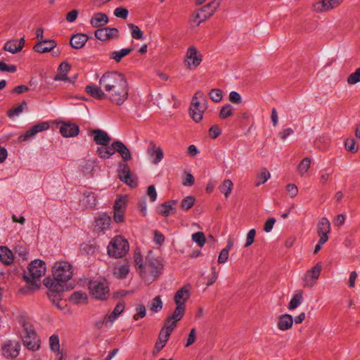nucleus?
<instances>
[{"mask_svg":"<svg viewBox=\"0 0 360 360\" xmlns=\"http://www.w3.org/2000/svg\"><path fill=\"white\" fill-rule=\"evenodd\" d=\"M108 22V17L103 13H96L93 15L90 20V23L94 27H99Z\"/></svg>","mask_w":360,"mask_h":360,"instance_id":"2f4dec72","label":"nucleus"},{"mask_svg":"<svg viewBox=\"0 0 360 360\" xmlns=\"http://www.w3.org/2000/svg\"><path fill=\"white\" fill-rule=\"evenodd\" d=\"M27 107V103L22 101L18 106L14 107L8 111V116L11 119L19 116Z\"/></svg>","mask_w":360,"mask_h":360,"instance_id":"79ce46f5","label":"nucleus"},{"mask_svg":"<svg viewBox=\"0 0 360 360\" xmlns=\"http://www.w3.org/2000/svg\"><path fill=\"white\" fill-rule=\"evenodd\" d=\"M104 89L105 100L116 105H123L129 95V86L126 76L117 71L105 72L99 79Z\"/></svg>","mask_w":360,"mask_h":360,"instance_id":"f257e3e1","label":"nucleus"},{"mask_svg":"<svg viewBox=\"0 0 360 360\" xmlns=\"http://www.w3.org/2000/svg\"><path fill=\"white\" fill-rule=\"evenodd\" d=\"M70 299L74 304L84 303L87 300V295L83 291H76L72 294Z\"/></svg>","mask_w":360,"mask_h":360,"instance_id":"a18cd8bd","label":"nucleus"},{"mask_svg":"<svg viewBox=\"0 0 360 360\" xmlns=\"http://www.w3.org/2000/svg\"><path fill=\"white\" fill-rule=\"evenodd\" d=\"M220 5V0H212L210 3L203 6L200 11L196 13L194 22L199 25L202 22L205 21L212 16Z\"/></svg>","mask_w":360,"mask_h":360,"instance_id":"9b49d317","label":"nucleus"},{"mask_svg":"<svg viewBox=\"0 0 360 360\" xmlns=\"http://www.w3.org/2000/svg\"><path fill=\"white\" fill-rule=\"evenodd\" d=\"M347 82L352 85L360 82V68H358L354 72L351 73L348 76Z\"/></svg>","mask_w":360,"mask_h":360,"instance_id":"603ef678","label":"nucleus"},{"mask_svg":"<svg viewBox=\"0 0 360 360\" xmlns=\"http://www.w3.org/2000/svg\"><path fill=\"white\" fill-rule=\"evenodd\" d=\"M233 184L230 179L223 181L219 186V191L224 193V196L227 198L232 192Z\"/></svg>","mask_w":360,"mask_h":360,"instance_id":"a19ab883","label":"nucleus"},{"mask_svg":"<svg viewBox=\"0 0 360 360\" xmlns=\"http://www.w3.org/2000/svg\"><path fill=\"white\" fill-rule=\"evenodd\" d=\"M115 153L117 152L124 162L131 160L132 156L128 148L120 141H116L112 143Z\"/></svg>","mask_w":360,"mask_h":360,"instance_id":"393cba45","label":"nucleus"},{"mask_svg":"<svg viewBox=\"0 0 360 360\" xmlns=\"http://www.w3.org/2000/svg\"><path fill=\"white\" fill-rule=\"evenodd\" d=\"M49 346L53 352L60 353V340L57 335H52L49 338Z\"/></svg>","mask_w":360,"mask_h":360,"instance_id":"09e8293b","label":"nucleus"},{"mask_svg":"<svg viewBox=\"0 0 360 360\" xmlns=\"http://www.w3.org/2000/svg\"><path fill=\"white\" fill-rule=\"evenodd\" d=\"M21 338L24 345L30 350L35 351L39 349L40 345L36 333L29 335H21Z\"/></svg>","mask_w":360,"mask_h":360,"instance_id":"a878e982","label":"nucleus"},{"mask_svg":"<svg viewBox=\"0 0 360 360\" xmlns=\"http://www.w3.org/2000/svg\"><path fill=\"white\" fill-rule=\"evenodd\" d=\"M185 309L186 307L176 306L172 314L167 318L165 326L173 330L176 323L183 318Z\"/></svg>","mask_w":360,"mask_h":360,"instance_id":"f3484780","label":"nucleus"},{"mask_svg":"<svg viewBox=\"0 0 360 360\" xmlns=\"http://www.w3.org/2000/svg\"><path fill=\"white\" fill-rule=\"evenodd\" d=\"M52 281H57L59 284L65 285L74 274L73 266L67 261L56 262L52 268Z\"/></svg>","mask_w":360,"mask_h":360,"instance_id":"423d86ee","label":"nucleus"},{"mask_svg":"<svg viewBox=\"0 0 360 360\" xmlns=\"http://www.w3.org/2000/svg\"><path fill=\"white\" fill-rule=\"evenodd\" d=\"M229 101L233 103H240L242 101L240 95L235 91H232L229 94Z\"/></svg>","mask_w":360,"mask_h":360,"instance_id":"338daca9","label":"nucleus"},{"mask_svg":"<svg viewBox=\"0 0 360 360\" xmlns=\"http://www.w3.org/2000/svg\"><path fill=\"white\" fill-rule=\"evenodd\" d=\"M302 302L303 292L302 290L295 291L288 304V309L293 310L297 308Z\"/></svg>","mask_w":360,"mask_h":360,"instance_id":"c9c22d12","label":"nucleus"},{"mask_svg":"<svg viewBox=\"0 0 360 360\" xmlns=\"http://www.w3.org/2000/svg\"><path fill=\"white\" fill-rule=\"evenodd\" d=\"M56 46L57 43L53 39L39 40L34 46V49L37 53H44L50 52Z\"/></svg>","mask_w":360,"mask_h":360,"instance_id":"4be33fe9","label":"nucleus"},{"mask_svg":"<svg viewBox=\"0 0 360 360\" xmlns=\"http://www.w3.org/2000/svg\"><path fill=\"white\" fill-rule=\"evenodd\" d=\"M124 309V304L123 303L117 304L113 309L112 312L108 315L107 322L112 323L122 313Z\"/></svg>","mask_w":360,"mask_h":360,"instance_id":"37998d69","label":"nucleus"},{"mask_svg":"<svg viewBox=\"0 0 360 360\" xmlns=\"http://www.w3.org/2000/svg\"><path fill=\"white\" fill-rule=\"evenodd\" d=\"M79 131V127L74 123H63L60 127V133L65 138L74 137L78 134Z\"/></svg>","mask_w":360,"mask_h":360,"instance_id":"b1692460","label":"nucleus"},{"mask_svg":"<svg viewBox=\"0 0 360 360\" xmlns=\"http://www.w3.org/2000/svg\"><path fill=\"white\" fill-rule=\"evenodd\" d=\"M114 15L117 18L126 19L129 15V11L124 7H118L114 11Z\"/></svg>","mask_w":360,"mask_h":360,"instance_id":"e2e57ef3","label":"nucleus"},{"mask_svg":"<svg viewBox=\"0 0 360 360\" xmlns=\"http://www.w3.org/2000/svg\"><path fill=\"white\" fill-rule=\"evenodd\" d=\"M46 271V264L41 259L32 261L28 266V272L25 274L24 279L31 290H36L41 285L40 278Z\"/></svg>","mask_w":360,"mask_h":360,"instance_id":"7ed1b4c3","label":"nucleus"},{"mask_svg":"<svg viewBox=\"0 0 360 360\" xmlns=\"http://www.w3.org/2000/svg\"><path fill=\"white\" fill-rule=\"evenodd\" d=\"M70 70V65L66 63L63 62L58 68V72L54 77L55 81H69L68 73Z\"/></svg>","mask_w":360,"mask_h":360,"instance_id":"c756f323","label":"nucleus"},{"mask_svg":"<svg viewBox=\"0 0 360 360\" xmlns=\"http://www.w3.org/2000/svg\"><path fill=\"white\" fill-rule=\"evenodd\" d=\"M233 114V106L230 104H227L223 106L221 109L219 117L221 119H226Z\"/></svg>","mask_w":360,"mask_h":360,"instance_id":"6e6d98bb","label":"nucleus"},{"mask_svg":"<svg viewBox=\"0 0 360 360\" xmlns=\"http://www.w3.org/2000/svg\"><path fill=\"white\" fill-rule=\"evenodd\" d=\"M136 314L134 315V320H138L139 318H143L146 316V310L143 304H139L136 307Z\"/></svg>","mask_w":360,"mask_h":360,"instance_id":"680f3d73","label":"nucleus"},{"mask_svg":"<svg viewBox=\"0 0 360 360\" xmlns=\"http://www.w3.org/2000/svg\"><path fill=\"white\" fill-rule=\"evenodd\" d=\"M255 235H256V231L255 229H252L248 232V233L246 235L245 247L247 248V247L250 246L252 244H253V243L255 241Z\"/></svg>","mask_w":360,"mask_h":360,"instance_id":"052dcab7","label":"nucleus"},{"mask_svg":"<svg viewBox=\"0 0 360 360\" xmlns=\"http://www.w3.org/2000/svg\"><path fill=\"white\" fill-rule=\"evenodd\" d=\"M129 250V244L128 240L120 235L113 237L107 247L108 255L115 259L124 257Z\"/></svg>","mask_w":360,"mask_h":360,"instance_id":"39448f33","label":"nucleus"},{"mask_svg":"<svg viewBox=\"0 0 360 360\" xmlns=\"http://www.w3.org/2000/svg\"><path fill=\"white\" fill-rule=\"evenodd\" d=\"M229 256V249H222L219 255L217 262L219 264H224L228 261Z\"/></svg>","mask_w":360,"mask_h":360,"instance_id":"69168bd1","label":"nucleus"},{"mask_svg":"<svg viewBox=\"0 0 360 360\" xmlns=\"http://www.w3.org/2000/svg\"><path fill=\"white\" fill-rule=\"evenodd\" d=\"M50 125L48 122H42L35 124L30 129L27 130L25 133L18 137L19 142L26 141L27 139L34 137L37 133L46 131L49 129Z\"/></svg>","mask_w":360,"mask_h":360,"instance_id":"2eb2a0df","label":"nucleus"},{"mask_svg":"<svg viewBox=\"0 0 360 360\" xmlns=\"http://www.w3.org/2000/svg\"><path fill=\"white\" fill-rule=\"evenodd\" d=\"M321 269V264L317 263L313 268L307 271L302 278L303 286L305 288L313 287L319 278Z\"/></svg>","mask_w":360,"mask_h":360,"instance_id":"f8f14e48","label":"nucleus"},{"mask_svg":"<svg viewBox=\"0 0 360 360\" xmlns=\"http://www.w3.org/2000/svg\"><path fill=\"white\" fill-rule=\"evenodd\" d=\"M206 96L200 91H197L193 96L190 105V115L195 122H199L203 117L207 109Z\"/></svg>","mask_w":360,"mask_h":360,"instance_id":"0eeeda50","label":"nucleus"},{"mask_svg":"<svg viewBox=\"0 0 360 360\" xmlns=\"http://www.w3.org/2000/svg\"><path fill=\"white\" fill-rule=\"evenodd\" d=\"M210 98L215 103H219L222 99V92L219 89H212L210 93Z\"/></svg>","mask_w":360,"mask_h":360,"instance_id":"4d7b16f0","label":"nucleus"},{"mask_svg":"<svg viewBox=\"0 0 360 360\" xmlns=\"http://www.w3.org/2000/svg\"><path fill=\"white\" fill-rule=\"evenodd\" d=\"M176 202V200H172L161 205L159 207V213L165 217L171 215L176 210V208L174 206Z\"/></svg>","mask_w":360,"mask_h":360,"instance_id":"e433bc0d","label":"nucleus"},{"mask_svg":"<svg viewBox=\"0 0 360 360\" xmlns=\"http://www.w3.org/2000/svg\"><path fill=\"white\" fill-rule=\"evenodd\" d=\"M162 309V302L160 296L155 297L151 302L150 309L157 313Z\"/></svg>","mask_w":360,"mask_h":360,"instance_id":"3c124183","label":"nucleus"},{"mask_svg":"<svg viewBox=\"0 0 360 360\" xmlns=\"http://www.w3.org/2000/svg\"><path fill=\"white\" fill-rule=\"evenodd\" d=\"M133 51L132 48L122 49L119 51H114L110 53V58L115 60L116 62H120L122 58L129 54Z\"/></svg>","mask_w":360,"mask_h":360,"instance_id":"58836bf2","label":"nucleus"},{"mask_svg":"<svg viewBox=\"0 0 360 360\" xmlns=\"http://www.w3.org/2000/svg\"><path fill=\"white\" fill-rule=\"evenodd\" d=\"M189 297V290L186 287H183L176 292L174 300L176 306L186 307L185 303L188 300Z\"/></svg>","mask_w":360,"mask_h":360,"instance_id":"bb28decb","label":"nucleus"},{"mask_svg":"<svg viewBox=\"0 0 360 360\" xmlns=\"http://www.w3.org/2000/svg\"><path fill=\"white\" fill-rule=\"evenodd\" d=\"M345 148L347 150L352 153L357 151L358 148L356 147V141L354 139H348L345 142Z\"/></svg>","mask_w":360,"mask_h":360,"instance_id":"0e129e2a","label":"nucleus"},{"mask_svg":"<svg viewBox=\"0 0 360 360\" xmlns=\"http://www.w3.org/2000/svg\"><path fill=\"white\" fill-rule=\"evenodd\" d=\"M14 259L13 254L7 247H0V261L6 265H10Z\"/></svg>","mask_w":360,"mask_h":360,"instance_id":"72a5a7b5","label":"nucleus"},{"mask_svg":"<svg viewBox=\"0 0 360 360\" xmlns=\"http://www.w3.org/2000/svg\"><path fill=\"white\" fill-rule=\"evenodd\" d=\"M209 133L212 139H216L221 134V130L217 125H213L210 127Z\"/></svg>","mask_w":360,"mask_h":360,"instance_id":"774afa93","label":"nucleus"},{"mask_svg":"<svg viewBox=\"0 0 360 360\" xmlns=\"http://www.w3.org/2000/svg\"><path fill=\"white\" fill-rule=\"evenodd\" d=\"M202 60V56L198 49L193 46H189L184 57L186 68L190 70H194L200 65Z\"/></svg>","mask_w":360,"mask_h":360,"instance_id":"1a4fd4ad","label":"nucleus"},{"mask_svg":"<svg viewBox=\"0 0 360 360\" xmlns=\"http://www.w3.org/2000/svg\"><path fill=\"white\" fill-rule=\"evenodd\" d=\"M192 240L195 242L200 248H202L205 244L206 240L205 235L202 232L194 233L191 236Z\"/></svg>","mask_w":360,"mask_h":360,"instance_id":"8fccbe9b","label":"nucleus"},{"mask_svg":"<svg viewBox=\"0 0 360 360\" xmlns=\"http://www.w3.org/2000/svg\"><path fill=\"white\" fill-rule=\"evenodd\" d=\"M94 141L98 145L107 146L110 141V138L107 132L101 129H95L92 131Z\"/></svg>","mask_w":360,"mask_h":360,"instance_id":"c85d7f7f","label":"nucleus"},{"mask_svg":"<svg viewBox=\"0 0 360 360\" xmlns=\"http://www.w3.org/2000/svg\"><path fill=\"white\" fill-rule=\"evenodd\" d=\"M127 197L126 195H120L115 200L113 210L125 212L127 207Z\"/></svg>","mask_w":360,"mask_h":360,"instance_id":"c03bdc74","label":"nucleus"},{"mask_svg":"<svg viewBox=\"0 0 360 360\" xmlns=\"http://www.w3.org/2000/svg\"><path fill=\"white\" fill-rule=\"evenodd\" d=\"M44 285L48 288L47 295L53 304L58 309L63 308V304L61 303L63 292L68 290V288L63 284H59L57 281H52V278L47 277L43 281Z\"/></svg>","mask_w":360,"mask_h":360,"instance_id":"20e7f679","label":"nucleus"},{"mask_svg":"<svg viewBox=\"0 0 360 360\" xmlns=\"http://www.w3.org/2000/svg\"><path fill=\"white\" fill-rule=\"evenodd\" d=\"M88 40V37L84 34H74L70 39V45L72 48L79 49L82 48Z\"/></svg>","mask_w":360,"mask_h":360,"instance_id":"473e14b6","label":"nucleus"},{"mask_svg":"<svg viewBox=\"0 0 360 360\" xmlns=\"http://www.w3.org/2000/svg\"><path fill=\"white\" fill-rule=\"evenodd\" d=\"M129 273V266L127 264L115 266L113 271V275L120 279H123Z\"/></svg>","mask_w":360,"mask_h":360,"instance_id":"ea45409f","label":"nucleus"},{"mask_svg":"<svg viewBox=\"0 0 360 360\" xmlns=\"http://www.w3.org/2000/svg\"><path fill=\"white\" fill-rule=\"evenodd\" d=\"M129 27L132 37L135 39H141L143 38V32L140 28L134 24H129Z\"/></svg>","mask_w":360,"mask_h":360,"instance_id":"864d4df0","label":"nucleus"},{"mask_svg":"<svg viewBox=\"0 0 360 360\" xmlns=\"http://www.w3.org/2000/svg\"><path fill=\"white\" fill-rule=\"evenodd\" d=\"M195 202V198L193 196H187L181 202V207L184 210H189Z\"/></svg>","mask_w":360,"mask_h":360,"instance_id":"13d9d810","label":"nucleus"},{"mask_svg":"<svg viewBox=\"0 0 360 360\" xmlns=\"http://www.w3.org/2000/svg\"><path fill=\"white\" fill-rule=\"evenodd\" d=\"M97 202L96 194L92 191L84 192L79 198V205L84 209L94 208Z\"/></svg>","mask_w":360,"mask_h":360,"instance_id":"6ab92c4d","label":"nucleus"},{"mask_svg":"<svg viewBox=\"0 0 360 360\" xmlns=\"http://www.w3.org/2000/svg\"><path fill=\"white\" fill-rule=\"evenodd\" d=\"M330 231V222L326 217H322L317 224V233L319 238H321V242L328 240V234Z\"/></svg>","mask_w":360,"mask_h":360,"instance_id":"412c9836","label":"nucleus"},{"mask_svg":"<svg viewBox=\"0 0 360 360\" xmlns=\"http://www.w3.org/2000/svg\"><path fill=\"white\" fill-rule=\"evenodd\" d=\"M18 39H12L6 41L4 46V50L5 51L10 52L11 53H17L20 51L18 47Z\"/></svg>","mask_w":360,"mask_h":360,"instance_id":"49530a36","label":"nucleus"},{"mask_svg":"<svg viewBox=\"0 0 360 360\" xmlns=\"http://www.w3.org/2000/svg\"><path fill=\"white\" fill-rule=\"evenodd\" d=\"M134 257L136 270L146 283H152L162 273L163 264L151 252L143 259L140 252L135 251Z\"/></svg>","mask_w":360,"mask_h":360,"instance_id":"f03ea898","label":"nucleus"},{"mask_svg":"<svg viewBox=\"0 0 360 360\" xmlns=\"http://www.w3.org/2000/svg\"><path fill=\"white\" fill-rule=\"evenodd\" d=\"M270 177L271 174L269 172H268L266 169H262L257 176L258 181L256 183V186H259V185L264 184L270 179Z\"/></svg>","mask_w":360,"mask_h":360,"instance_id":"5fc2aeb1","label":"nucleus"},{"mask_svg":"<svg viewBox=\"0 0 360 360\" xmlns=\"http://www.w3.org/2000/svg\"><path fill=\"white\" fill-rule=\"evenodd\" d=\"M91 295L98 300H104L109 296L110 289L105 280H94L89 283Z\"/></svg>","mask_w":360,"mask_h":360,"instance_id":"6e6552de","label":"nucleus"},{"mask_svg":"<svg viewBox=\"0 0 360 360\" xmlns=\"http://www.w3.org/2000/svg\"><path fill=\"white\" fill-rule=\"evenodd\" d=\"M172 332V330L165 326L162 328L155 345L156 352H159L166 345Z\"/></svg>","mask_w":360,"mask_h":360,"instance_id":"5701e85b","label":"nucleus"},{"mask_svg":"<svg viewBox=\"0 0 360 360\" xmlns=\"http://www.w3.org/2000/svg\"><path fill=\"white\" fill-rule=\"evenodd\" d=\"M20 348V345L18 342L8 341L2 348L3 354L6 358H15L18 356Z\"/></svg>","mask_w":360,"mask_h":360,"instance_id":"aec40b11","label":"nucleus"},{"mask_svg":"<svg viewBox=\"0 0 360 360\" xmlns=\"http://www.w3.org/2000/svg\"><path fill=\"white\" fill-rule=\"evenodd\" d=\"M117 171L122 181H124L130 187H135L136 186V181L132 176L129 167L126 163H120Z\"/></svg>","mask_w":360,"mask_h":360,"instance_id":"dca6fc26","label":"nucleus"},{"mask_svg":"<svg viewBox=\"0 0 360 360\" xmlns=\"http://www.w3.org/2000/svg\"><path fill=\"white\" fill-rule=\"evenodd\" d=\"M111 225V217L106 213H101L94 219V230L98 233H105L110 230Z\"/></svg>","mask_w":360,"mask_h":360,"instance_id":"ddd939ff","label":"nucleus"},{"mask_svg":"<svg viewBox=\"0 0 360 360\" xmlns=\"http://www.w3.org/2000/svg\"><path fill=\"white\" fill-rule=\"evenodd\" d=\"M0 71L13 73L17 71V68L15 65H8L4 61H0Z\"/></svg>","mask_w":360,"mask_h":360,"instance_id":"bf43d9fd","label":"nucleus"},{"mask_svg":"<svg viewBox=\"0 0 360 360\" xmlns=\"http://www.w3.org/2000/svg\"><path fill=\"white\" fill-rule=\"evenodd\" d=\"M150 153L151 162L154 165L158 164L164 157L163 151L161 148H156L153 144V146L148 150Z\"/></svg>","mask_w":360,"mask_h":360,"instance_id":"f704fd0d","label":"nucleus"},{"mask_svg":"<svg viewBox=\"0 0 360 360\" xmlns=\"http://www.w3.org/2000/svg\"><path fill=\"white\" fill-rule=\"evenodd\" d=\"M86 91L94 98L100 100L105 99L104 89L100 84L99 86L96 85H87L86 86Z\"/></svg>","mask_w":360,"mask_h":360,"instance_id":"cd10ccee","label":"nucleus"},{"mask_svg":"<svg viewBox=\"0 0 360 360\" xmlns=\"http://www.w3.org/2000/svg\"><path fill=\"white\" fill-rule=\"evenodd\" d=\"M293 324L292 316L290 314H285L281 315L278 320V328L282 331L287 330L292 328Z\"/></svg>","mask_w":360,"mask_h":360,"instance_id":"7c9ffc66","label":"nucleus"},{"mask_svg":"<svg viewBox=\"0 0 360 360\" xmlns=\"http://www.w3.org/2000/svg\"><path fill=\"white\" fill-rule=\"evenodd\" d=\"M13 314L15 320L22 328V333L21 335H29L36 333L31 319L25 311L17 309L13 312Z\"/></svg>","mask_w":360,"mask_h":360,"instance_id":"9d476101","label":"nucleus"},{"mask_svg":"<svg viewBox=\"0 0 360 360\" xmlns=\"http://www.w3.org/2000/svg\"><path fill=\"white\" fill-rule=\"evenodd\" d=\"M119 34V30L117 28H111L105 27L98 28L95 31V37L101 41H107L115 37H117Z\"/></svg>","mask_w":360,"mask_h":360,"instance_id":"a211bd4d","label":"nucleus"},{"mask_svg":"<svg viewBox=\"0 0 360 360\" xmlns=\"http://www.w3.org/2000/svg\"><path fill=\"white\" fill-rule=\"evenodd\" d=\"M97 153L100 158L103 159H108L115 154V150L112 146V143L110 146L109 144L107 146H101L97 148Z\"/></svg>","mask_w":360,"mask_h":360,"instance_id":"4c0bfd02","label":"nucleus"},{"mask_svg":"<svg viewBox=\"0 0 360 360\" xmlns=\"http://www.w3.org/2000/svg\"><path fill=\"white\" fill-rule=\"evenodd\" d=\"M311 165V159L304 158L297 166V172L300 176H304L309 170Z\"/></svg>","mask_w":360,"mask_h":360,"instance_id":"de8ad7c7","label":"nucleus"},{"mask_svg":"<svg viewBox=\"0 0 360 360\" xmlns=\"http://www.w3.org/2000/svg\"><path fill=\"white\" fill-rule=\"evenodd\" d=\"M344 0H321L313 4V10L316 13L331 11L339 6Z\"/></svg>","mask_w":360,"mask_h":360,"instance_id":"4468645a","label":"nucleus"}]
</instances>
